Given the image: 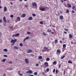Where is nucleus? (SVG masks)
<instances>
[{
    "label": "nucleus",
    "instance_id": "f257e3e1",
    "mask_svg": "<svg viewBox=\"0 0 76 76\" xmlns=\"http://www.w3.org/2000/svg\"><path fill=\"white\" fill-rule=\"evenodd\" d=\"M17 41V40H16V39H15L14 40L13 39H11V42L12 43V44H11V45H14V44H15V42H16Z\"/></svg>",
    "mask_w": 76,
    "mask_h": 76
},
{
    "label": "nucleus",
    "instance_id": "f03ea898",
    "mask_svg": "<svg viewBox=\"0 0 76 76\" xmlns=\"http://www.w3.org/2000/svg\"><path fill=\"white\" fill-rule=\"evenodd\" d=\"M32 6L34 7H37V4L35 2H34L32 3Z\"/></svg>",
    "mask_w": 76,
    "mask_h": 76
},
{
    "label": "nucleus",
    "instance_id": "7ed1b4c3",
    "mask_svg": "<svg viewBox=\"0 0 76 76\" xmlns=\"http://www.w3.org/2000/svg\"><path fill=\"white\" fill-rule=\"evenodd\" d=\"M26 73H29V74H32V73H33V72L32 70H29L27 71L26 72Z\"/></svg>",
    "mask_w": 76,
    "mask_h": 76
},
{
    "label": "nucleus",
    "instance_id": "20e7f679",
    "mask_svg": "<svg viewBox=\"0 0 76 76\" xmlns=\"http://www.w3.org/2000/svg\"><path fill=\"white\" fill-rule=\"evenodd\" d=\"M40 10L41 11H44L45 10V7H40Z\"/></svg>",
    "mask_w": 76,
    "mask_h": 76
},
{
    "label": "nucleus",
    "instance_id": "39448f33",
    "mask_svg": "<svg viewBox=\"0 0 76 76\" xmlns=\"http://www.w3.org/2000/svg\"><path fill=\"white\" fill-rule=\"evenodd\" d=\"M58 53H59V54H60L61 53V50L60 49H58L57 50V54H58Z\"/></svg>",
    "mask_w": 76,
    "mask_h": 76
},
{
    "label": "nucleus",
    "instance_id": "423d86ee",
    "mask_svg": "<svg viewBox=\"0 0 76 76\" xmlns=\"http://www.w3.org/2000/svg\"><path fill=\"white\" fill-rule=\"evenodd\" d=\"M19 35V33L17 34H15L13 35L12 36V37H18Z\"/></svg>",
    "mask_w": 76,
    "mask_h": 76
},
{
    "label": "nucleus",
    "instance_id": "0eeeda50",
    "mask_svg": "<svg viewBox=\"0 0 76 76\" xmlns=\"http://www.w3.org/2000/svg\"><path fill=\"white\" fill-rule=\"evenodd\" d=\"M29 38V37L27 36V37L25 38L23 40V42H25V40H27V39H28Z\"/></svg>",
    "mask_w": 76,
    "mask_h": 76
},
{
    "label": "nucleus",
    "instance_id": "6e6552de",
    "mask_svg": "<svg viewBox=\"0 0 76 76\" xmlns=\"http://www.w3.org/2000/svg\"><path fill=\"white\" fill-rule=\"evenodd\" d=\"M25 61L26 64H28L29 63V61H28V58L25 59Z\"/></svg>",
    "mask_w": 76,
    "mask_h": 76
},
{
    "label": "nucleus",
    "instance_id": "1a4fd4ad",
    "mask_svg": "<svg viewBox=\"0 0 76 76\" xmlns=\"http://www.w3.org/2000/svg\"><path fill=\"white\" fill-rule=\"evenodd\" d=\"M45 66H46V67L48 66V62H45Z\"/></svg>",
    "mask_w": 76,
    "mask_h": 76
},
{
    "label": "nucleus",
    "instance_id": "9d476101",
    "mask_svg": "<svg viewBox=\"0 0 76 76\" xmlns=\"http://www.w3.org/2000/svg\"><path fill=\"white\" fill-rule=\"evenodd\" d=\"M3 20H4V22L6 23L7 22V21H6V17H3Z\"/></svg>",
    "mask_w": 76,
    "mask_h": 76
},
{
    "label": "nucleus",
    "instance_id": "9b49d317",
    "mask_svg": "<svg viewBox=\"0 0 76 76\" xmlns=\"http://www.w3.org/2000/svg\"><path fill=\"white\" fill-rule=\"evenodd\" d=\"M7 7H5L4 8V12H6L7 11Z\"/></svg>",
    "mask_w": 76,
    "mask_h": 76
},
{
    "label": "nucleus",
    "instance_id": "f8f14e48",
    "mask_svg": "<svg viewBox=\"0 0 76 76\" xmlns=\"http://www.w3.org/2000/svg\"><path fill=\"white\" fill-rule=\"evenodd\" d=\"M32 17H30L28 19V20H32Z\"/></svg>",
    "mask_w": 76,
    "mask_h": 76
},
{
    "label": "nucleus",
    "instance_id": "ddd939ff",
    "mask_svg": "<svg viewBox=\"0 0 76 76\" xmlns=\"http://www.w3.org/2000/svg\"><path fill=\"white\" fill-rule=\"evenodd\" d=\"M26 16V14H23L21 15V17H22V18H25Z\"/></svg>",
    "mask_w": 76,
    "mask_h": 76
},
{
    "label": "nucleus",
    "instance_id": "4468645a",
    "mask_svg": "<svg viewBox=\"0 0 76 76\" xmlns=\"http://www.w3.org/2000/svg\"><path fill=\"white\" fill-rule=\"evenodd\" d=\"M32 53V50H29L27 52V53Z\"/></svg>",
    "mask_w": 76,
    "mask_h": 76
},
{
    "label": "nucleus",
    "instance_id": "2eb2a0df",
    "mask_svg": "<svg viewBox=\"0 0 76 76\" xmlns=\"http://www.w3.org/2000/svg\"><path fill=\"white\" fill-rule=\"evenodd\" d=\"M63 48H66V45L65 44H64L63 45Z\"/></svg>",
    "mask_w": 76,
    "mask_h": 76
},
{
    "label": "nucleus",
    "instance_id": "dca6fc26",
    "mask_svg": "<svg viewBox=\"0 0 76 76\" xmlns=\"http://www.w3.org/2000/svg\"><path fill=\"white\" fill-rule=\"evenodd\" d=\"M67 5L70 8L72 7V6H71V5H70V4H67Z\"/></svg>",
    "mask_w": 76,
    "mask_h": 76
},
{
    "label": "nucleus",
    "instance_id": "f3484780",
    "mask_svg": "<svg viewBox=\"0 0 76 76\" xmlns=\"http://www.w3.org/2000/svg\"><path fill=\"white\" fill-rule=\"evenodd\" d=\"M69 37L70 38H72L73 36H72V34H69Z\"/></svg>",
    "mask_w": 76,
    "mask_h": 76
},
{
    "label": "nucleus",
    "instance_id": "a211bd4d",
    "mask_svg": "<svg viewBox=\"0 0 76 76\" xmlns=\"http://www.w3.org/2000/svg\"><path fill=\"white\" fill-rule=\"evenodd\" d=\"M47 31L48 32H51V29H48Z\"/></svg>",
    "mask_w": 76,
    "mask_h": 76
},
{
    "label": "nucleus",
    "instance_id": "6ab92c4d",
    "mask_svg": "<svg viewBox=\"0 0 76 76\" xmlns=\"http://www.w3.org/2000/svg\"><path fill=\"white\" fill-rule=\"evenodd\" d=\"M60 19H61V20L63 19V16H62V15L60 16Z\"/></svg>",
    "mask_w": 76,
    "mask_h": 76
},
{
    "label": "nucleus",
    "instance_id": "aec40b11",
    "mask_svg": "<svg viewBox=\"0 0 76 76\" xmlns=\"http://www.w3.org/2000/svg\"><path fill=\"white\" fill-rule=\"evenodd\" d=\"M38 58L40 60H41V59H42V56H40L38 57Z\"/></svg>",
    "mask_w": 76,
    "mask_h": 76
},
{
    "label": "nucleus",
    "instance_id": "412c9836",
    "mask_svg": "<svg viewBox=\"0 0 76 76\" xmlns=\"http://www.w3.org/2000/svg\"><path fill=\"white\" fill-rule=\"evenodd\" d=\"M57 64V62L56 61H54L53 62V64H55L56 65Z\"/></svg>",
    "mask_w": 76,
    "mask_h": 76
},
{
    "label": "nucleus",
    "instance_id": "4be33fe9",
    "mask_svg": "<svg viewBox=\"0 0 76 76\" xmlns=\"http://www.w3.org/2000/svg\"><path fill=\"white\" fill-rule=\"evenodd\" d=\"M46 61H50V58H47L46 59Z\"/></svg>",
    "mask_w": 76,
    "mask_h": 76
},
{
    "label": "nucleus",
    "instance_id": "5701e85b",
    "mask_svg": "<svg viewBox=\"0 0 76 76\" xmlns=\"http://www.w3.org/2000/svg\"><path fill=\"white\" fill-rule=\"evenodd\" d=\"M64 57H65V56H63L61 57V59H63V58H64Z\"/></svg>",
    "mask_w": 76,
    "mask_h": 76
},
{
    "label": "nucleus",
    "instance_id": "b1692460",
    "mask_svg": "<svg viewBox=\"0 0 76 76\" xmlns=\"http://www.w3.org/2000/svg\"><path fill=\"white\" fill-rule=\"evenodd\" d=\"M64 30L66 31H69V30L66 28H64Z\"/></svg>",
    "mask_w": 76,
    "mask_h": 76
},
{
    "label": "nucleus",
    "instance_id": "393cba45",
    "mask_svg": "<svg viewBox=\"0 0 76 76\" xmlns=\"http://www.w3.org/2000/svg\"><path fill=\"white\" fill-rule=\"evenodd\" d=\"M4 51H6V52H7V50L6 49H4Z\"/></svg>",
    "mask_w": 76,
    "mask_h": 76
},
{
    "label": "nucleus",
    "instance_id": "a878e982",
    "mask_svg": "<svg viewBox=\"0 0 76 76\" xmlns=\"http://www.w3.org/2000/svg\"><path fill=\"white\" fill-rule=\"evenodd\" d=\"M37 74H38V73H37V72H35L34 73V75H37Z\"/></svg>",
    "mask_w": 76,
    "mask_h": 76
},
{
    "label": "nucleus",
    "instance_id": "bb28decb",
    "mask_svg": "<svg viewBox=\"0 0 76 76\" xmlns=\"http://www.w3.org/2000/svg\"><path fill=\"white\" fill-rule=\"evenodd\" d=\"M66 13H69V10L68 9L66 10Z\"/></svg>",
    "mask_w": 76,
    "mask_h": 76
},
{
    "label": "nucleus",
    "instance_id": "cd10ccee",
    "mask_svg": "<svg viewBox=\"0 0 76 76\" xmlns=\"http://www.w3.org/2000/svg\"><path fill=\"white\" fill-rule=\"evenodd\" d=\"M40 24H41V25H42V24H43V21H40Z\"/></svg>",
    "mask_w": 76,
    "mask_h": 76
},
{
    "label": "nucleus",
    "instance_id": "c85d7f7f",
    "mask_svg": "<svg viewBox=\"0 0 76 76\" xmlns=\"http://www.w3.org/2000/svg\"><path fill=\"white\" fill-rule=\"evenodd\" d=\"M44 49H46V50H48V48L45 46L44 47Z\"/></svg>",
    "mask_w": 76,
    "mask_h": 76
},
{
    "label": "nucleus",
    "instance_id": "c756f323",
    "mask_svg": "<svg viewBox=\"0 0 76 76\" xmlns=\"http://www.w3.org/2000/svg\"><path fill=\"white\" fill-rule=\"evenodd\" d=\"M14 48L15 49H18V47H16V46H15L14 47Z\"/></svg>",
    "mask_w": 76,
    "mask_h": 76
},
{
    "label": "nucleus",
    "instance_id": "7c9ffc66",
    "mask_svg": "<svg viewBox=\"0 0 76 76\" xmlns=\"http://www.w3.org/2000/svg\"><path fill=\"white\" fill-rule=\"evenodd\" d=\"M20 46H23V44L22 43H20L19 44Z\"/></svg>",
    "mask_w": 76,
    "mask_h": 76
},
{
    "label": "nucleus",
    "instance_id": "2f4dec72",
    "mask_svg": "<svg viewBox=\"0 0 76 76\" xmlns=\"http://www.w3.org/2000/svg\"><path fill=\"white\" fill-rule=\"evenodd\" d=\"M68 63H71V64H72V62L70 61H69Z\"/></svg>",
    "mask_w": 76,
    "mask_h": 76
},
{
    "label": "nucleus",
    "instance_id": "473e14b6",
    "mask_svg": "<svg viewBox=\"0 0 76 76\" xmlns=\"http://www.w3.org/2000/svg\"><path fill=\"white\" fill-rule=\"evenodd\" d=\"M5 61H6V59H4L2 60V61H3L4 62H5Z\"/></svg>",
    "mask_w": 76,
    "mask_h": 76
},
{
    "label": "nucleus",
    "instance_id": "72a5a7b5",
    "mask_svg": "<svg viewBox=\"0 0 76 76\" xmlns=\"http://www.w3.org/2000/svg\"><path fill=\"white\" fill-rule=\"evenodd\" d=\"M57 41H58L57 40V39H56L55 41V43H57Z\"/></svg>",
    "mask_w": 76,
    "mask_h": 76
},
{
    "label": "nucleus",
    "instance_id": "f704fd0d",
    "mask_svg": "<svg viewBox=\"0 0 76 76\" xmlns=\"http://www.w3.org/2000/svg\"><path fill=\"white\" fill-rule=\"evenodd\" d=\"M32 15L33 16H36V15L35 14H32Z\"/></svg>",
    "mask_w": 76,
    "mask_h": 76
},
{
    "label": "nucleus",
    "instance_id": "c9c22d12",
    "mask_svg": "<svg viewBox=\"0 0 76 76\" xmlns=\"http://www.w3.org/2000/svg\"><path fill=\"white\" fill-rule=\"evenodd\" d=\"M10 16V18H13V15H11Z\"/></svg>",
    "mask_w": 76,
    "mask_h": 76
},
{
    "label": "nucleus",
    "instance_id": "e433bc0d",
    "mask_svg": "<svg viewBox=\"0 0 76 76\" xmlns=\"http://www.w3.org/2000/svg\"><path fill=\"white\" fill-rule=\"evenodd\" d=\"M75 7L74 6H73L72 7V9L73 10L74 9H75Z\"/></svg>",
    "mask_w": 76,
    "mask_h": 76
},
{
    "label": "nucleus",
    "instance_id": "4c0bfd02",
    "mask_svg": "<svg viewBox=\"0 0 76 76\" xmlns=\"http://www.w3.org/2000/svg\"><path fill=\"white\" fill-rule=\"evenodd\" d=\"M27 34H28V35H29V34H31V33L29 32H27Z\"/></svg>",
    "mask_w": 76,
    "mask_h": 76
},
{
    "label": "nucleus",
    "instance_id": "58836bf2",
    "mask_svg": "<svg viewBox=\"0 0 76 76\" xmlns=\"http://www.w3.org/2000/svg\"><path fill=\"white\" fill-rule=\"evenodd\" d=\"M65 74H66V71H65V70H64V75Z\"/></svg>",
    "mask_w": 76,
    "mask_h": 76
},
{
    "label": "nucleus",
    "instance_id": "ea45409f",
    "mask_svg": "<svg viewBox=\"0 0 76 76\" xmlns=\"http://www.w3.org/2000/svg\"><path fill=\"white\" fill-rule=\"evenodd\" d=\"M49 69L48 68H47V69H46V71L47 72H49Z\"/></svg>",
    "mask_w": 76,
    "mask_h": 76
},
{
    "label": "nucleus",
    "instance_id": "a19ab883",
    "mask_svg": "<svg viewBox=\"0 0 76 76\" xmlns=\"http://www.w3.org/2000/svg\"><path fill=\"white\" fill-rule=\"evenodd\" d=\"M55 71H56V69H54L53 71V72L54 73V72H55Z\"/></svg>",
    "mask_w": 76,
    "mask_h": 76
},
{
    "label": "nucleus",
    "instance_id": "79ce46f5",
    "mask_svg": "<svg viewBox=\"0 0 76 76\" xmlns=\"http://www.w3.org/2000/svg\"><path fill=\"white\" fill-rule=\"evenodd\" d=\"M57 73H58V70L56 69V74H57Z\"/></svg>",
    "mask_w": 76,
    "mask_h": 76
},
{
    "label": "nucleus",
    "instance_id": "37998d69",
    "mask_svg": "<svg viewBox=\"0 0 76 76\" xmlns=\"http://www.w3.org/2000/svg\"><path fill=\"white\" fill-rule=\"evenodd\" d=\"M4 56L5 57H7V56L6 55H4Z\"/></svg>",
    "mask_w": 76,
    "mask_h": 76
},
{
    "label": "nucleus",
    "instance_id": "c03bdc74",
    "mask_svg": "<svg viewBox=\"0 0 76 76\" xmlns=\"http://www.w3.org/2000/svg\"><path fill=\"white\" fill-rule=\"evenodd\" d=\"M43 35H45V36L46 35V33L45 32H44L43 33Z\"/></svg>",
    "mask_w": 76,
    "mask_h": 76
},
{
    "label": "nucleus",
    "instance_id": "a18cd8bd",
    "mask_svg": "<svg viewBox=\"0 0 76 76\" xmlns=\"http://www.w3.org/2000/svg\"><path fill=\"white\" fill-rule=\"evenodd\" d=\"M25 7H28V5H25Z\"/></svg>",
    "mask_w": 76,
    "mask_h": 76
},
{
    "label": "nucleus",
    "instance_id": "49530a36",
    "mask_svg": "<svg viewBox=\"0 0 76 76\" xmlns=\"http://www.w3.org/2000/svg\"><path fill=\"white\" fill-rule=\"evenodd\" d=\"M2 22V20L0 19V23H1Z\"/></svg>",
    "mask_w": 76,
    "mask_h": 76
},
{
    "label": "nucleus",
    "instance_id": "de8ad7c7",
    "mask_svg": "<svg viewBox=\"0 0 76 76\" xmlns=\"http://www.w3.org/2000/svg\"><path fill=\"white\" fill-rule=\"evenodd\" d=\"M36 66H38L39 64H36Z\"/></svg>",
    "mask_w": 76,
    "mask_h": 76
},
{
    "label": "nucleus",
    "instance_id": "09e8293b",
    "mask_svg": "<svg viewBox=\"0 0 76 76\" xmlns=\"http://www.w3.org/2000/svg\"><path fill=\"white\" fill-rule=\"evenodd\" d=\"M12 70V68H11L9 69H8V70Z\"/></svg>",
    "mask_w": 76,
    "mask_h": 76
},
{
    "label": "nucleus",
    "instance_id": "8fccbe9b",
    "mask_svg": "<svg viewBox=\"0 0 76 76\" xmlns=\"http://www.w3.org/2000/svg\"><path fill=\"white\" fill-rule=\"evenodd\" d=\"M72 13H75V11H73V10H72Z\"/></svg>",
    "mask_w": 76,
    "mask_h": 76
},
{
    "label": "nucleus",
    "instance_id": "3c124183",
    "mask_svg": "<svg viewBox=\"0 0 76 76\" xmlns=\"http://www.w3.org/2000/svg\"><path fill=\"white\" fill-rule=\"evenodd\" d=\"M51 34H54V33L53 32H52L51 33Z\"/></svg>",
    "mask_w": 76,
    "mask_h": 76
},
{
    "label": "nucleus",
    "instance_id": "603ef678",
    "mask_svg": "<svg viewBox=\"0 0 76 76\" xmlns=\"http://www.w3.org/2000/svg\"><path fill=\"white\" fill-rule=\"evenodd\" d=\"M60 13L61 14V13H62V11L61 10L60 11Z\"/></svg>",
    "mask_w": 76,
    "mask_h": 76
},
{
    "label": "nucleus",
    "instance_id": "864d4df0",
    "mask_svg": "<svg viewBox=\"0 0 76 76\" xmlns=\"http://www.w3.org/2000/svg\"><path fill=\"white\" fill-rule=\"evenodd\" d=\"M58 16H60V14L59 12H58Z\"/></svg>",
    "mask_w": 76,
    "mask_h": 76
},
{
    "label": "nucleus",
    "instance_id": "5fc2aeb1",
    "mask_svg": "<svg viewBox=\"0 0 76 76\" xmlns=\"http://www.w3.org/2000/svg\"><path fill=\"white\" fill-rule=\"evenodd\" d=\"M60 42L61 43V44H62V41L61 40L60 41Z\"/></svg>",
    "mask_w": 76,
    "mask_h": 76
},
{
    "label": "nucleus",
    "instance_id": "6e6d98bb",
    "mask_svg": "<svg viewBox=\"0 0 76 76\" xmlns=\"http://www.w3.org/2000/svg\"><path fill=\"white\" fill-rule=\"evenodd\" d=\"M29 76H34V75H29Z\"/></svg>",
    "mask_w": 76,
    "mask_h": 76
},
{
    "label": "nucleus",
    "instance_id": "4d7b16f0",
    "mask_svg": "<svg viewBox=\"0 0 76 76\" xmlns=\"http://www.w3.org/2000/svg\"><path fill=\"white\" fill-rule=\"evenodd\" d=\"M18 19V20H19V17H18L17 18Z\"/></svg>",
    "mask_w": 76,
    "mask_h": 76
},
{
    "label": "nucleus",
    "instance_id": "13d9d810",
    "mask_svg": "<svg viewBox=\"0 0 76 76\" xmlns=\"http://www.w3.org/2000/svg\"><path fill=\"white\" fill-rule=\"evenodd\" d=\"M3 76H6V74H4Z\"/></svg>",
    "mask_w": 76,
    "mask_h": 76
},
{
    "label": "nucleus",
    "instance_id": "bf43d9fd",
    "mask_svg": "<svg viewBox=\"0 0 76 76\" xmlns=\"http://www.w3.org/2000/svg\"><path fill=\"white\" fill-rule=\"evenodd\" d=\"M64 34H67V32L66 31L64 32Z\"/></svg>",
    "mask_w": 76,
    "mask_h": 76
},
{
    "label": "nucleus",
    "instance_id": "052dcab7",
    "mask_svg": "<svg viewBox=\"0 0 76 76\" xmlns=\"http://www.w3.org/2000/svg\"><path fill=\"white\" fill-rule=\"evenodd\" d=\"M12 63V62L10 61V64H11Z\"/></svg>",
    "mask_w": 76,
    "mask_h": 76
},
{
    "label": "nucleus",
    "instance_id": "680f3d73",
    "mask_svg": "<svg viewBox=\"0 0 76 76\" xmlns=\"http://www.w3.org/2000/svg\"><path fill=\"white\" fill-rule=\"evenodd\" d=\"M61 1L62 3H63V2H64V1L63 0H61Z\"/></svg>",
    "mask_w": 76,
    "mask_h": 76
},
{
    "label": "nucleus",
    "instance_id": "e2e57ef3",
    "mask_svg": "<svg viewBox=\"0 0 76 76\" xmlns=\"http://www.w3.org/2000/svg\"><path fill=\"white\" fill-rule=\"evenodd\" d=\"M20 76H22V74H20Z\"/></svg>",
    "mask_w": 76,
    "mask_h": 76
},
{
    "label": "nucleus",
    "instance_id": "0e129e2a",
    "mask_svg": "<svg viewBox=\"0 0 76 76\" xmlns=\"http://www.w3.org/2000/svg\"><path fill=\"white\" fill-rule=\"evenodd\" d=\"M61 66V64H59V67H60H60Z\"/></svg>",
    "mask_w": 76,
    "mask_h": 76
},
{
    "label": "nucleus",
    "instance_id": "69168bd1",
    "mask_svg": "<svg viewBox=\"0 0 76 76\" xmlns=\"http://www.w3.org/2000/svg\"><path fill=\"white\" fill-rule=\"evenodd\" d=\"M10 4H12V5H13V3H12V2H10Z\"/></svg>",
    "mask_w": 76,
    "mask_h": 76
},
{
    "label": "nucleus",
    "instance_id": "338daca9",
    "mask_svg": "<svg viewBox=\"0 0 76 76\" xmlns=\"http://www.w3.org/2000/svg\"><path fill=\"white\" fill-rule=\"evenodd\" d=\"M7 23H9V20H8L7 21Z\"/></svg>",
    "mask_w": 76,
    "mask_h": 76
},
{
    "label": "nucleus",
    "instance_id": "774afa93",
    "mask_svg": "<svg viewBox=\"0 0 76 76\" xmlns=\"http://www.w3.org/2000/svg\"><path fill=\"white\" fill-rule=\"evenodd\" d=\"M24 1H27V0H24Z\"/></svg>",
    "mask_w": 76,
    "mask_h": 76
}]
</instances>
